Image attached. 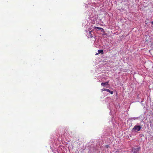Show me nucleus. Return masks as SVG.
<instances>
[{"mask_svg": "<svg viewBox=\"0 0 153 153\" xmlns=\"http://www.w3.org/2000/svg\"><path fill=\"white\" fill-rule=\"evenodd\" d=\"M141 128V127L139 125H136L134 126L132 129V131L133 132H136L139 131Z\"/></svg>", "mask_w": 153, "mask_h": 153, "instance_id": "1", "label": "nucleus"}, {"mask_svg": "<svg viewBox=\"0 0 153 153\" xmlns=\"http://www.w3.org/2000/svg\"><path fill=\"white\" fill-rule=\"evenodd\" d=\"M92 31H90L89 32H88V33L87 35H88V36L90 38H91L93 37V35L92 33Z\"/></svg>", "mask_w": 153, "mask_h": 153, "instance_id": "2", "label": "nucleus"}, {"mask_svg": "<svg viewBox=\"0 0 153 153\" xmlns=\"http://www.w3.org/2000/svg\"><path fill=\"white\" fill-rule=\"evenodd\" d=\"M95 29L100 30H101V32L104 31V29L102 28H101V27H95Z\"/></svg>", "mask_w": 153, "mask_h": 153, "instance_id": "3", "label": "nucleus"}, {"mask_svg": "<svg viewBox=\"0 0 153 153\" xmlns=\"http://www.w3.org/2000/svg\"><path fill=\"white\" fill-rule=\"evenodd\" d=\"M108 82H106L105 83L102 82V83H101V85H102V86H105L106 85H108Z\"/></svg>", "mask_w": 153, "mask_h": 153, "instance_id": "4", "label": "nucleus"}, {"mask_svg": "<svg viewBox=\"0 0 153 153\" xmlns=\"http://www.w3.org/2000/svg\"><path fill=\"white\" fill-rule=\"evenodd\" d=\"M101 90L102 91H107L108 92L110 91V90L108 89L103 88V89H102Z\"/></svg>", "mask_w": 153, "mask_h": 153, "instance_id": "5", "label": "nucleus"}, {"mask_svg": "<svg viewBox=\"0 0 153 153\" xmlns=\"http://www.w3.org/2000/svg\"><path fill=\"white\" fill-rule=\"evenodd\" d=\"M98 51L99 53H102L103 51L102 50H98Z\"/></svg>", "mask_w": 153, "mask_h": 153, "instance_id": "6", "label": "nucleus"}, {"mask_svg": "<svg viewBox=\"0 0 153 153\" xmlns=\"http://www.w3.org/2000/svg\"><path fill=\"white\" fill-rule=\"evenodd\" d=\"M109 92H110L111 94H113V92L112 91H111L110 90V91Z\"/></svg>", "mask_w": 153, "mask_h": 153, "instance_id": "7", "label": "nucleus"}, {"mask_svg": "<svg viewBox=\"0 0 153 153\" xmlns=\"http://www.w3.org/2000/svg\"><path fill=\"white\" fill-rule=\"evenodd\" d=\"M119 151H116V152L115 153H120V152Z\"/></svg>", "mask_w": 153, "mask_h": 153, "instance_id": "8", "label": "nucleus"}, {"mask_svg": "<svg viewBox=\"0 0 153 153\" xmlns=\"http://www.w3.org/2000/svg\"><path fill=\"white\" fill-rule=\"evenodd\" d=\"M151 23L152 25H153V21Z\"/></svg>", "mask_w": 153, "mask_h": 153, "instance_id": "9", "label": "nucleus"}, {"mask_svg": "<svg viewBox=\"0 0 153 153\" xmlns=\"http://www.w3.org/2000/svg\"><path fill=\"white\" fill-rule=\"evenodd\" d=\"M107 146V148L108 147V146Z\"/></svg>", "mask_w": 153, "mask_h": 153, "instance_id": "10", "label": "nucleus"}, {"mask_svg": "<svg viewBox=\"0 0 153 153\" xmlns=\"http://www.w3.org/2000/svg\"><path fill=\"white\" fill-rule=\"evenodd\" d=\"M137 151H138V149H137Z\"/></svg>", "mask_w": 153, "mask_h": 153, "instance_id": "11", "label": "nucleus"}]
</instances>
